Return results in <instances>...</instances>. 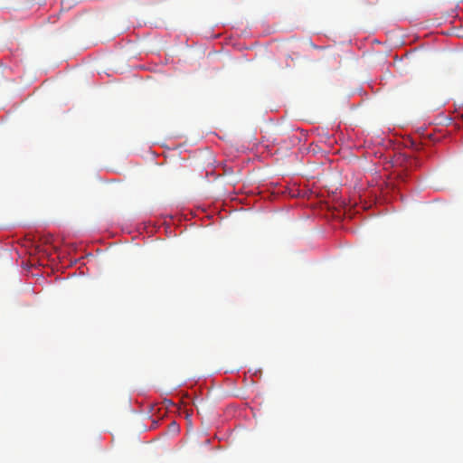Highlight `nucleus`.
Returning <instances> with one entry per match:
<instances>
[{
    "label": "nucleus",
    "mask_w": 463,
    "mask_h": 463,
    "mask_svg": "<svg viewBox=\"0 0 463 463\" xmlns=\"http://www.w3.org/2000/svg\"><path fill=\"white\" fill-rule=\"evenodd\" d=\"M170 428L172 429L173 431L175 432H177L178 431V426L176 425V423L174 421L171 423L170 425Z\"/></svg>",
    "instance_id": "obj_1"
}]
</instances>
